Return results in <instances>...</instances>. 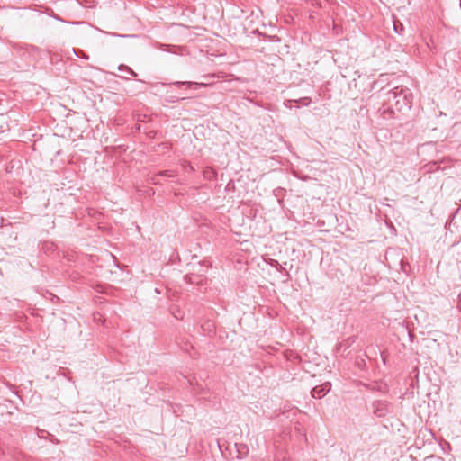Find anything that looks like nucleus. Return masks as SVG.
Returning a JSON list of instances; mask_svg holds the SVG:
<instances>
[{
	"mask_svg": "<svg viewBox=\"0 0 461 461\" xmlns=\"http://www.w3.org/2000/svg\"><path fill=\"white\" fill-rule=\"evenodd\" d=\"M379 112L384 119L397 117V89L396 86L386 92Z\"/></svg>",
	"mask_w": 461,
	"mask_h": 461,
	"instance_id": "nucleus-1",
	"label": "nucleus"
},
{
	"mask_svg": "<svg viewBox=\"0 0 461 461\" xmlns=\"http://www.w3.org/2000/svg\"><path fill=\"white\" fill-rule=\"evenodd\" d=\"M397 89V113L409 111L412 104V93L408 87L400 86Z\"/></svg>",
	"mask_w": 461,
	"mask_h": 461,
	"instance_id": "nucleus-2",
	"label": "nucleus"
},
{
	"mask_svg": "<svg viewBox=\"0 0 461 461\" xmlns=\"http://www.w3.org/2000/svg\"><path fill=\"white\" fill-rule=\"evenodd\" d=\"M203 79H204V82H193V81H175L171 83L172 85L176 86H186V87H192L194 86L195 88H201V87H206L211 86V83L209 82L210 79H213L217 77L215 74H206L203 75L201 77Z\"/></svg>",
	"mask_w": 461,
	"mask_h": 461,
	"instance_id": "nucleus-3",
	"label": "nucleus"
},
{
	"mask_svg": "<svg viewBox=\"0 0 461 461\" xmlns=\"http://www.w3.org/2000/svg\"><path fill=\"white\" fill-rule=\"evenodd\" d=\"M392 411V406L387 401L379 400L373 403V413L377 417H384Z\"/></svg>",
	"mask_w": 461,
	"mask_h": 461,
	"instance_id": "nucleus-4",
	"label": "nucleus"
},
{
	"mask_svg": "<svg viewBox=\"0 0 461 461\" xmlns=\"http://www.w3.org/2000/svg\"><path fill=\"white\" fill-rule=\"evenodd\" d=\"M330 388H331V384L329 382H326L321 385H317V386L313 387L311 391V394L313 398L321 399L330 392Z\"/></svg>",
	"mask_w": 461,
	"mask_h": 461,
	"instance_id": "nucleus-5",
	"label": "nucleus"
},
{
	"mask_svg": "<svg viewBox=\"0 0 461 461\" xmlns=\"http://www.w3.org/2000/svg\"><path fill=\"white\" fill-rule=\"evenodd\" d=\"M184 280L188 284H193L198 287H203L207 285V278L195 274H186Z\"/></svg>",
	"mask_w": 461,
	"mask_h": 461,
	"instance_id": "nucleus-6",
	"label": "nucleus"
},
{
	"mask_svg": "<svg viewBox=\"0 0 461 461\" xmlns=\"http://www.w3.org/2000/svg\"><path fill=\"white\" fill-rule=\"evenodd\" d=\"M233 448L235 450V455L232 450L230 451V455L239 459L245 457L249 453V447L246 444L235 443L233 445Z\"/></svg>",
	"mask_w": 461,
	"mask_h": 461,
	"instance_id": "nucleus-7",
	"label": "nucleus"
},
{
	"mask_svg": "<svg viewBox=\"0 0 461 461\" xmlns=\"http://www.w3.org/2000/svg\"><path fill=\"white\" fill-rule=\"evenodd\" d=\"M193 272L191 274L199 275L204 276L207 270L211 267V264L205 261H198L196 264H193Z\"/></svg>",
	"mask_w": 461,
	"mask_h": 461,
	"instance_id": "nucleus-8",
	"label": "nucleus"
},
{
	"mask_svg": "<svg viewBox=\"0 0 461 461\" xmlns=\"http://www.w3.org/2000/svg\"><path fill=\"white\" fill-rule=\"evenodd\" d=\"M160 176H168L171 177L173 175L168 170L160 171L158 174H157L155 176L152 177V183L154 185H158L160 182L158 180V177Z\"/></svg>",
	"mask_w": 461,
	"mask_h": 461,
	"instance_id": "nucleus-9",
	"label": "nucleus"
},
{
	"mask_svg": "<svg viewBox=\"0 0 461 461\" xmlns=\"http://www.w3.org/2000/svg\"><path fill=\"white\" fill-rule=\"evenodd\" d=\"M285 189L283 187H276L273 190V194L278 199V203H282L283 197L285 194Z\"/></svg>",
	"mask_w": 461,
	"mask_h": 461,
	"instance_id": "nucleus-10",
	"label": "nucleus"
},
{
	"mask_svg": "<svg viewBox=\"0 0 461 461\" xmlns=\"http://www.w3.org/2000/svg\"><path fill=\"white\" fill-rule=\"evenodd\" d=\"M203 175L206 178L208 179H212L214 177H216V171L214 169H212V167H206L203 171Z\"/></svg>",
	"mask_w": 461,
	"mask_h": 461,
	"instance_id": "nucleus-11",
	"label": "nucleus"
},
{
	"mask_svg": "<svg viewBox=\"0 0 461 461\" xmlns=\"http://www.w3.org/2000/svg\"><path fill=\"white\" fill-rule=\"evenodd\" d=\"M118 69L121 70V71H124V72H127L129 73L130 75H131L132 77H137V73L132 70L130 67L126 66V65H120L118 67Z\"/></svg>",
	"mask_w": 461,
	"mask_h": 461,
	"instance_id": "nucleus-12",
	"label": "nucleus"
},
{
	"mask_svg": "<svg viewBox=\"0 0 461 461\" xmlns=\"http://www.w3.org/2000/svg\"><path fill=\"white\" fill-rule=\"evenodd\" d=\"M294 103H299L303 106H308L312 103V99L310 97H302L298 100H294Z\"/></svg>",
	"mask_w": 461,
	"mask_h": 461,
	"instance_id": "nucleus-13",
	"label": "nucleus"
},
{
	"mask_svg": "<svg viewBox=\"0 0 461 461\" xmlns=\"http://www.w3.org/2000/svg\"><path fill=\"white\" fill-rule=\"evenodd\" d=\"M355 365L359 368V369H365L366 368V361L365 359L363 358H357L356 359V362H355Z\"/></svg>",
	"mask_w": 461,
	"mask_h": 461,
	"instance_id": "nucleus-14",
	"label": "nucleus"
},
{
	"mask_svg": "<svg viewBox=\"0 0 461 461\" xmlns=\"http://www.w3.org/2000/svg\"><path fill=\"white\" fill-rule=\"evenodd\" d=\"M176 48H177V47L175 45H166V44L161 45V50L164 51L176 52L175 50H173V49H176Z\"/></svg>",
	"mask_w": 461,
	"mask_h": 461,
	"instance_id": "nucleus-15",
	"label": "nucleus"
},
{
	"mask_svg": "<svg viewBox=\"0 0 461 461\" xmlns=\"http://www.w3.org/2000/svg\"><path fill=\"white\" fill-rule=\"evenodd\" d=\"M393 28L396 33L402 34V32L404 31V27L402 24H397L395 22L393 23Z\"/></svg>",
	"mask_w": 461,
	"mask_h": 461,
	"instance_id": "nucleus-16",
	"label": "nucleus"
},
{
	"mask_svg": "<svg viewBox=\"0 0 461 461\" xmlns=\"http://www.w3.org/2000/svg\"><path fill=\"white\" fill-rule=\"evenodd\" d=\"M274 461H290V459L287 458L284 454L280 453L276 456Z\"/></svg>",
	"mask_w": 461,
	"mask_h": 461,
	"instance_id": "nucleus-17",
	"label": "nucleus"
},
{
	"mask_svg": "<svg viewBox=\"0 0 461 461\" xmlns=\"http://www.w3.org/2000/svg\"><path fill=\"white\" fill-rule=\"evenodd\" d=\"M270 265L274 267H277L279 266V263L277 260L272 259Z\"/></svg>",
	"mask_w": 461,
	"mask_h": 461,
	"instance_id": "nucleus-18",
	"label": "nucleus"
},
{
	"mask_svg": "<svg viewBox=\"0 0 461 461\" xmlns=\"http://www.w3.org/2000/svg\"><path fill=\"white\" fill-rule=\"evenodd\" d=\"M185 97H182V98H176V101H178V100H185ZM168 102H175V99L171 98L168 100Z\"/></svg>",
	"mask_w": 461,
	"mask_h": 461,
	"instance_id": "nucleus-19",
	"label": "nucleus"
},
{
	"mask_svg": "<svg viewBox=\"0 0 461 461\" xmlns=\"http://www.w3.org/2000/svg\"><path fill=\"white\" fill-rule=\"evenodd\" d=\"M218 446H219L220 450L222 452V445H221L220 442H218Z\"/></svg>",
	"mask_w": 461,
	"mask_h": 461,
	"instance_id": "nucleus-20",
	"label": "nucleus"
},
{
	"mask_svg": "<svg viewBox=\"0 0 461 461\" xmlns=\"http://www.w3.org/2000/svg\"><path fill=\"white\" fill-rule=\"evenodd\" d=\"M82 58L87 59H88V55L84 54V55H82Z\"/></svg>",
	"mask_w": 461,
	"mask_h": 461,
	"instance_id": "nucleus-21",
	"label": "nucleus"
}]
</instances>
